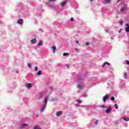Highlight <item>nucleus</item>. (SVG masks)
<instances>
[{
	"mask_svg": "<svg viewBox=\"0 0 129 129\" xmlns=\"http://www.w3.org/2000/svg\"><path fill=\"white\" fill-rule=\"evenodd\" d=\"M17 24H18V25H20L21 26H23L24 24V20H23L22 19H19L17 21Z\"/></svg>",
	"mask_w": 129,
	"mask_h": 129,
	"instance_id": "39448f33",
	"label": "nucleus"
},
{
	"mask_svg": "<svg viewBox=\"0 0 129 129\" xmlns=\"http://www.w3.org/2000/svg\"><path fill=\"white\" fill-rule=\"evenodd\" d=\"M125 61L126 62V65H129V61L127 60H125Z\"/></svg>",
	"mask_w": 129,
	"mask_h": 129,
	"instance_id": "c756f323",
	"label": "nucleus"
},
{
	"mask_svg": "<svg viewBox=\"0 0 129 129\" xmlns=\"http://www.w3.org/2000/svg\"><path fill=\"white\" fill-rule=\"evenodd\" d=\"M121 31H122V29H120V30L118 31V33H120V32H121Z\"/></svg>",
	"mask_w": 129,
	"mask_h": 129,
	"instance_id": "c03bdc74",
	"label": "nucleus"
},
{
	"mask_svg": "<svg viewBox=\"0 0 129 129\" xmlns=\"http://www.w3.org/2000/svg\"><path fill=\"white\" fill-rule=\"evenodd\" d=\"M39 10H40V11H42V7H40V8H39Z\"/></svg>",
	"mask_w": 129,
	"mask_h": 129,
	"instance_id": "a18cd8bd",
	"label": "nucleus"
},
{
	"mask_svg": "<svg viewBox=\"0 0 129 129\" xmlns=\"http://www.w3.org/2000/svg\"><path fill=\"white\" fill-rule=\"evenodd\" d=\"M89 2H90V3H91L92 2H93V0H89Z\"/></svg>",
	"mask_w": 129,
	"mask_h": 129,
	"instance_id": "49530a36",
	"label": "nucleus"
},
{
	"mask_svg": "<svg viewBox=\"0 0 129 129\" xmlns=\"http://www.w3.org/2000/svg\"><path fill=\"white\" fill-rule=\"evenodd\" d=\"M17 73H19V72H18V71H17Z\"/></svg>",
	"mask_w": 129,
	"mask_h": 129,
	"instance_id": "3c124183",
	"label": "nucleus"
},
{
	"mask_svg": "<svg viewBox=\"0 0 129 129\" xmlns=\"http://www.w3.org/2000/svg\"><path fill=\"white\" fill-rule=\"evenodd\" d=\"M105 65H108V66H109V65H110V63H109V62H104L103 63V64L102 65V67H104V66H105Z\"/></svg>",
	"mask_w": 129,
	"mask_h": 129,
	"instance_id": "2eb2a0df",
	"label": "nucleus"
},
{
	"mask_svg": "<svg viewBox=\"0 0 129 129\" xmlns=\"http://www.w3.org/2000/svg\"><path fill=\"white\" fill-rule=\"evenodd\" d=\"M97 124H98V119H93L90 122L89 124L87 125V127L88 128L95 127Z\"/></svg>",
	"mask_w": 129,
	"mask_h": 129,
	"instance_id": "f257e3e1",
	"label": "nucleus"
},
{
	"mask_svg": "<svg viewBox=\"0 0 129 129\" xmlns=\"http://www.w3.org/2000/svg\"><path fill=\"white\" fill-rule=\"evenodd\" d=\"M114 107L115 109H118V105H117L116 104H114Z\"/></svg>",
	"mask_w": 129,
	"mask_h": 129,
	"instance_id": "a878e982",
	"label": "nucleus"
},
{
	"mask_svg": "<svg viewBox=\"0 0 129 129\" xmlns=\"http://www.w3.org/2000/svg\"><path fill=\"white\" fill-rule=\"evenodd\" d=\"M111 40H113V37H111Z\"/></svg>",
	"mask_w": 129,
	"mask_h": 129,
	"instance_id": "de8ad7c7",
	"label": "nucleus"
},
{
	"mask_svg": "<svg viewBox=\"0 0 129 129\" xmlns=\"http://www.w3.org/2000/svg\"><path fill=\"white\" fill-rule=\"evenodd\" d=\"M38 98L39 99H41V98H43V94H42V93H40L38 94Z\"/></svg>",
	"mask_w": 129,
	"mask_h": 129,
	"instance_id": "dca6fc26",
	"label": "nucleus"
},
{
	"mask_svg": "<svg viewBox=\"0 0 129 129\" xmlns=\"http://www.w3.org/2000/svg\"><path fill=\"white\" fill-rule=\"evenodd\" d=\"M81 102H82V100H78V101H77V103H81Z\"/></svg>",
	"mask_w": 129,
	"mask_h": 129,
	"instance_id": "2f4dec72",
	"label": "nucleus"
},
{
	"mask_svg": "<svg viewBox=\"0 0 129 129\" xmlns=\"http://www.w3.org/2000/svg\"><path fill=\"white\" fill-rule=\"evenodd\" d=\"M66 67H67V68H69V65L68 64H66Z\"/></svg>",
	"mask_w": 129,
	"mask_h": 129,
	"instance_id": "a19ab883",
	"label": "nucleus"
},
{
	"mask_svg": "<svg viewBox=\"0 0 129 129\" xmlns=\"http://www.w3.org/2000/svg\"><path fill=\"white\" fill-rule=\"evenodd\" d=\"M38 116H39V115H36V117H38Z\"/></svg>",
	"mask_w": 129,
	"mask_h": 129,
	"instance_id": "09e8293b",
	"label": "nucleus"
},
{
	"mask_svg": "<svg viewBox=\"0 0 129 129\" xmlns=\"http://www.w3.org/2000/svg\"><path fill=\"white\" fill-rule=\"evenodd\" d=\"M126 26L127 28H129V24H128V23H126Z\"/></svg>",
	"mask_w": 129,
	"mask_h": 129,
	"instance_id": "c9c22d12",
	"label": "nucleus"
},
{
	"mask_svg": "<svg viewBox=\"0 0 129 129\" xmlns=\"http://www.w3.org/2000/svg\"><path fill=\"white\" fill-rule=\"evenodd\" d=\"M108 98H109V95L106 94V95H105V96L103 98V101L104 102H105V101H106V100H107V99H108Z\"/></svg>",
	"mask_w": 129,
	"mask_h": 129,
	"instance_id": "0eeeda50",
	"label": "nucleus"
},
{
	"mask_svg": "<svg viewBox=\"0 0 129 129\" xmlns=\"http://www.w3.org/2000/svg\"><path fill=\"white\" fill-rule=\"evenodd\" d=\"M27 125H28V124H27V123H24V124H20L19 126V129L25 128V127H26V126H27Z\"/></svg>",
	"mask_w": 129,
	"mask_h": 129,
	"instance_id": "423d86ee",
	"label": "nucleus"
},
{
	"mask_svg": "<svg viewBox=\"0 0 129 129\" xmlns=\"http://www.w3.org/2000/svg\"><path fill=\"white\" fill-rule=\"evenodd\" d=\"M75 50H76V51H78V49L77 48H75Z\"/></svg>",
	"mask_w": 129,
	"mask_h": 129,
	"instance_id": "37998d69",
	"label": "nucleus"
},
{
	"mask_svg": "<svg viewBox=\"0 0 129 129\" xmlns=\"http://www.w3.org/2000/svg\"><path fill=\"white\" fill-rule=\"evenodd\" d=\"M103 3V4H107L108 3H110V0H105Z\"/></svg>",
	"mask_w": 129,
	"mask_h": 129,
	"instance_id": "412c9836",
	"label": "nucleus"
},
{
	"mask_svg": "<svg viewBox=\"0 0 129 129\" xmlns=\"http://www.w3.org/2000/svg\"><path fill=\"white\" fill-rule=\"evenodd\" d=\"M51 49H52V50H53V51H52L53 53H55V51H56V46H52Z\"/></svg>",
	"mask_w": 129,
	"mask_h": 129,
	"instance_id": "f3484780",
	"label": "nucleus"
},
{
	"mask_svg": "<svg viewBox=\"0 0 129 129\" xmlns=\"http://www.w3.org/2000/svg\"><path fill=\"white\" fill-rule=\"evenodd\" d=\"M67 4V1H64V2L60 4V6H61V7H65Z\"/></svg>",
	"mask_w": 129,
	"mask_h": 129,
	"instance_id": "9d476101",
	"label": "nucleus"
},
{
	"mask_svg": "<svg viewBox=\"0 0 129 129\" xmlns=\"http://www.w3.org/2000/svg\"><path fill=\"white\" fill-rule=\"evenodd\" d=\"M28 66L29 68H32V63H28Z\"/></svg>",
	"mask_w": 129,
	"mask_h": 129,
	"instance_id": "bb28decb",
	"label": "nucleus"
},
{
	"mask_svg": "<svg viewBox=\"0 0 129 129\" xmlns=\"http://www.w3.org/2000/svg\"><path fill=\"white\" fill-rule=\"evenodd\" d=\"M101 107H102V108H106L105 106L104 105H102Z\"/></svg>",
	"mask_w": 129,
	"mask_h": 129,
	"instance_id": "e433bc0d",
	"label": "nucleus"
},
{
	"mask_svg": "<svg viewBox=\"0 0 129 129\" xmlns=\"http://www.w3.org/2000/svg\"><path fill=\"white\" fill-rule=\"evenodd\" d=\"M38 45V46H43V41H42L41 40L39 41Z\"/></svg>",
	"mask_w": 129,
	"mask_h": 129,
	"instance_id": "aec40b11",
	"label": "nucleus"
},
{
	"mask_svg": "<svg viewBox=\"0 0 129 129\" xmlns=\"http://www.w3.org/2000/svg\"><path fill=\"white\" fill-rule=\"evenodd\" d=\"M62 113L61 111H58L56 112V116H60V115H61Z\"/></svg>",
	"mask_w": 129,
	"mask_h": 129,
	"instance_id": "4468645a",
	"label": "nucleus"
},
{
	"mask_svg": "<svg viewBox=\"0 0 129 129\" xmlns=\"http://www.w3.org/2000/svg\"><path fill=\"white\" fill-rule=\"evenodd\" d=\"M39 31H40V32H44L42 29H39Z\"/></svg>",
	"mask_w": 129,
	"mask_h": 129,
	"instance_id": "58836bf2",
	"label": "nucleus"
},
{
	"mask_svg": "<svg viewBox=\"0 0 129 129\" xmlns=\"http://www.w3.org/2000/svg\"><path fill=\"white\" fill-rule=\"evenodd\" d=\"M111 110H112L111 107L109 106L107 108V110H106V113H110V111H111Z\"/></svg>",
	"mask_w": 129,
	"mask_h": 129,
	"instance_id": "1a4fd4ad",
	"label": "nucleus"
},
{
	"mask_svg": "<svg viewBox=\"0 0 129 129\" xmlns=\"http://www.w3.org/2000/svg\"><path fill=\"white\" fill-rule=\"evenodd\" d=\"M71 21L74 22V18L73 17L71 18Z\"/></svg>",
	"mask_w": 129,
	"mask_h": 129,
	"instance_id": "7c9ffc66",
	"label": "nucleus"
},
{
	"mask_svg": "<svg viewBox=\"0 0 129 129\" xmlns=\"http://www.w3.org/2000/svg\"><path fill=\"white\" fill-rule=\"evenodd\" d=\"M32 86H33V84L32 83H27L26 84V87L28 89L31 88Z\"/></svg>",
	"mask_w": 129,
	"mask_h": 129,
	"instance_id": "9b49d317",
	"label": "nucleus"
},
{
	"mask_svg": "<svg viewBox=\"0 0 129 129\" xmlns=\"http://www.w3.org/2000/svg\"><path fill=\"white\" fill-rule=\"evenodd\" d=\"M36 42H37V40H36L35 38L32 39L31 40V44H35V43H36Z\"/></svg>",
	"mask_w": 129,
	"mask_h": 129,
	"instance_id": "ddd939ff",
	"label": "nucleus"
},
{
	"mask_svg": "<svg viewBox=\"0 0 129 129\" xmlns=\"http://www.w3.org/2000/svg\"><path fill=\"white\" fill-rule=\"evenodd\" d=\"M126 75H127V74L126 73H125L124 74V78H125V77H126Z\"/></svg>",
	"mask_w": 129,
	"mask_h": 129,
	"instance_id": "72a5a7b5",
	"label": "nucleus"
},
{
	"mask_svg": "<svg viewBox=\"0 0 129 129\" xmlns=\"http://www.w3.org/2000/svg\"><path fill=\"white\" fill-rule=\"evenodd\" d=\"M105 31L106 33H108V30H106V29H105Z\"/></svg>",
	"mask_w": 129,
	"mask_h": 129,
	"instance_id": "ea45409f",
	"label": "nucleus"
},
{
	"mask_svg": "<svg viewBox=\"0 0 129 129\" xmlns=\"http://www.w3.org/2000/svg\"><path fill=\"white\" fill-rule=\"evenodd\" d=\"M123 23V21H120L119 22V25H122Z\"/></svg>",
	"mask_w": 129,
	"mask_h": 129,
	"instance_id": "473e14b6",
	"label": "nucleus"
},
{
	"mask_svg": "<svg viewBox=\"0 0 129 129\" xmlns=\"http://www.w3.org/2000/svg\"><path fill=\"white\" fill-rule=\"evenodd\" d=\"M128 121H129V118H128Z\"/></svg>",
	"mask_w": 129,
	"mask_h": 129,
	"instance_id": "603ef678",
	"label": "nucleus"
},
{
	"mask_svg": "<svg viewBox=\"0 0 129 129\" xmlns=\"http://www.w3.org/2000/svg\"><path fill=\"white\" fill-rule=\"evenodd\" d=\"M35 71H38V67H35Z\"/></svg>",
	"mask_w": 129,
	"mask_h": 129,
	"instance_id": "f704fd0d",
	"label": "nucleus"
},
{
	"mask_svg": "<svg viewBox=\"0 0 129 129\" xmlns=\"http://www.w3.org/2000/svg\"><path fill=\"white\" fill-rule=\"evenodd\" d=\"M77 88L78 89L82 90V88H83V87L82 85H78Z\"/></svg>",
	"mask_w": 129,
	"mask_h": 129,
	"instance_id": "a211bd4d",
	"label": "nucleus"
},
{
	"mask_svg": "<svg viewBox=\"0 0 129 129\" xmlns=\"http://www.w3.org/2000/svg\"><path fill=\"white\" fill-rule=\"evenodd\" d=\"M44 104L42 106L41 108V112H44V110L46 109L47 106V103L48 102V98H45L44 100Z\"/></svg>",
	"mask_w": 129,
	"mask_h": 129,
	"instance_id": "f03ea898",
	"label": "nucleus"
},
{
	"mask_svg": "<svg viewBox=\"0 0 129 129\" xmlns=\"http://www.w3.org/2000/svg\"><path fill=\"white\" fill-rule=\"evenodd\" d=\"M63 56H64V57H66V56H69V53L64 52L63 53Z\"/></svg>",
	"mask_w": 129,
	"mask_h": 129,
	"instance_id": "5701e85b",
	"label": "nucleus"
},
{
	"mask_svg": "<svg viewBox=\"0 0 129 129\" xmlns=\"http://www.w3.org/2000/svg\"><path fill=\"white\" fill-rule=\"evenodd\" d=\"M82 107H84L85 108L90 109V108H91L92 107V106L86 105V106H82Z\"/></svg>",
	"mask_w": 129,
	"mask_h": 129,
	"instance_id": "f8f14e48",
	"label": "nucleus"
},
{
	"mask_svg": "<svg viewBox=\"0 0 129 129\" xmlns=\"http://www.w3.org/2000/svg\"><path fill=\"white\" fill-rule=\"evenodd\" d=\"M72 126H77V123L74 122L71 124Z\"/></svg>",
	"mask_w": 129,
	"mask_h": 129,
	"instance_id": "4be33fe9",
	"label": "nucleus"
},
{
	"mask_svg": "<svg viewBox=\"0 0 129 129\" xmlns=\"http://www.w3.org/2000/svg\"><path fill=\"white\" fill-rule=\"evenodd\" d=\"M34 129H41L40 127H39V126H35L34 127Z\"/></svg>",
	"mask_w": 129,
	"mask_h": 129,
	"instance_id": "cd10ccee",
	"label": "nucleus"
},
{
	"mask_svg": "<svg viewBox=\"0 0 129 129\" xmlns=\"http://www.w3.org/2000/svg\"><path fill=\"white\" fill-rule=\"evenodd\" d=\"M114 99H115L114 97H111V100L112 101H114Z\"/></svg>",
	"mask_w": 129,
	"mask_h": 129,
	"instance_id": "c85d7f7f",
	"label": "nucleus"
},
{
	"mask_svg": "<svg viewBox=\"0 0 129 129\" xmlns=\"http://www.w3.org/2000/svg\"><path fill=\"white\" fill-rule=\"evenodd\" d=\"M125 32H126V33H129V27H126L125 29Z\"/></svg>",
	"mask_w": 129,
	"mask_h": 129,
	"instance_id": "393cba45",
	"label": "nucleus"
},
{
	"mask_svg": "<svg viewBox=\"0 0 129 129\" xmlns=\"http://www.w3.org/2000/svg\"><path fill=\"white\" fill-rule=\"evenodd\" d=\"M88 45H89V42H86V45L88 46Z\"/></svg>",
	"mask_w": 129,
	"mask_h": 129,
	"instance_id": "4c0bfd02",
	"label": "nucleus"
},
{
	"mask_svg": "<svg viewBox=\"0 0 129 129\" xmlns=\"http://www.w3.org/2000/svg\"><path fill=\"white\" fill-rule=\"evenodd\" d=\"M122 119H123V120H124L125 121H128V118L126 117H123Z\"/></svg>",
	"mask_w": 129,
	"mask_h": 129,
	"instance_id": "6ab92c4d",
	"label": "nucleus"
},
{
	"mask_svg": "<svg viewBox=\"0 0 129 129\" xmlns=\"http://www.w3.org/2000/svg\"><path fill=\"white\" fill-rule=\"evenodd\" d=\"M54 1H56V0H49L50 2H48L47 3V5L49 7V8L51 9V10H53V11H55L56 9L55 8V5L54 4H51V2H54Z\"/></svg>",
	"mask_w": 129,
	"mask_h": 129,
	"instance_id": "7ed1b4c3",
	"label": "nucleus"
},
{
	"mask_svg": "<svg viewBox=\"0 0 129 129\" xmlns=\"http://www.w3.org/2000/svg\"><path fill=\"white\" fill-rule=\"evenodd\" d=\"M76 43H77V44H79V41H78L77 40V41H76Z\"/></svg>",
	"mask_w": 129,
	"mask_h": 129,
	"instance_id": "79ce46f5",
	"label": "nucleus"
},
{
	"mask_svg": "<svg viewBox=\"0 0 129 129\" xmlns=\"http://www.w3.org/2000/svg\"><path fill=\"white\" fill-rule=\"evenodd\" d=\"M120 1H121V0H118V2H120Z\"/></svg>",
	"mask_w": 129,
	"mask_h": 129,
	"instance_id": "8fccbe9b",
	"label": "nucleus"
},
{
	"mask_svg": "<svg viewBox=\"0 0 129 129\" xmlns=\"http://www.w3.org/2000/svg\"><path fill=\"white\" fill-rule=\"evenodd\" d=\"M126 9H127V5L123 4L120 10L121 13H123V12H125V11H126Z\"/></svg>",
	"mask_w": 129,
	"mask_h": 129,
	"instance_id": "20e7f679",
	"label": "nucleus"
},
{
	"mask_svg": "<svg viewBox=\"0 0 129 129\" xmlns=\"http://www.w3.org/2000/svg\"><path fill=\"white\" fill-rule=\"evenodd\" d=\"M83 82V79H82V77H79L77 80L78 83H82Z\"/></svg>",
	"mask_w": 129,
	"mask_h": 129,
	"instance_id": "6e6552de",
	"label": "nucleus"
},
{
	"mask_svg": "<svg viewBox=\"0 0 129 129\" xmlns=\"http://www.w3.org/2000/svg\"><path fill=\"white\" fill-rule=\"evenodd\" d=\"M37 75H42V71H39L37 72Z\"/></svg>",
	"mask_w": 129,
	"mask_h": 129,
	"instance_id": "b1692460",
	"label": "nucleus"
}]
</instances>
